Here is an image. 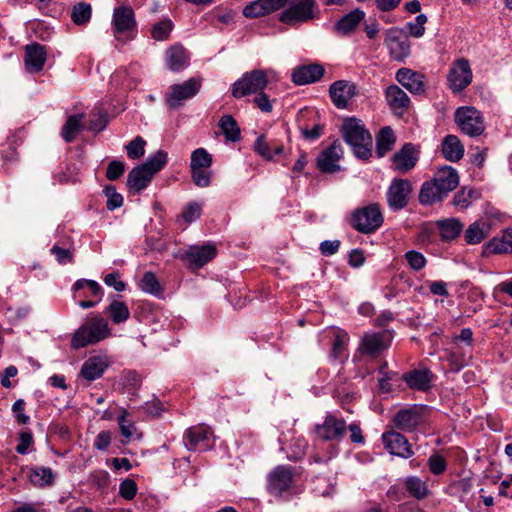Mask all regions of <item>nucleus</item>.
Segmentation results:
<instances>
[{
  "label": "nucleus",
  "mask_w": 512,
  "mask_h": 512,
  "mask_svg": "<svg viewBox=\"0 0 512 512\" xmlns=\"http://www.w3.org/2000/svg\"><path fill=\"white\" fill-rule=\"evenodd\" d=\"M272 70L255 69L246 72L232 85V96L242 98L250 94L264 91L269 79L274 76Z\"/></svg>",
  "instance_id": "obj_4"
},
{
  "label": "nucleus",
  "mask_w": 512,
  "mask_h": 512,
  "mask_svg": "<svg viewBox=\"0 0 512 512\" xmlns=\"http://www.w3.org/2000/svg\"><path fill=\"white\" fill-rule=\"evenodd\" d=\"M341 131L344 140L352 147L356 157L366 160L371 156L372 136L360 120L346 119L342 124Z\"/></svg>",
  "instance_id": "obj_1"
},
{
  "label": "nucleus",
  "mask_w": 512,
  "mask_h": 512,
  "mask_svg": "<svg viewBox=\"0 0 512 512\" xmlns=\"http://www.w3.org/2000/svg\"><path fill=\"white\" fill-rule=\"evenodd\" d=\"M342 155V145L339 141H335L330 147L322 151V153L318 156L317 167L323 173L336 172L340 169L338 162Z\"/></svg>",
  "instance_id": "obj_18"
},
{
  "label": "nucleus",
  "mask_w": 512,
  "mask_h": 512,
  "mask_svg": "<svg viewBox=\"0 0 512 512\" xmlns=\"http://www.w3.org/2000/svg\"><path fill=\"white\" fill-rule=\"evenodd\" d=\"M325 74L321 64L312 63L296 67L292 72V81L296 85H306L319 81Z\"/></svg>",
  "instance_id": "obj_22"
},
{
  "label": "nucleus",
  "mask_w": 512,
  "mask_h": 512,
  "mask_svg": "<svg viewBox=\"0 0 512 512\" xmlns=\"http://www.w3.org/2000/svg\"><path fill=\"white\" fill-rule=\"evenodd\" d=\"M104 194L107 197L106 207L108 210L113 211L123 204V197L121 194L116 192L115 187L106 186L104 188Z\"/></svg>",
  "instance_id": "obj_58"
},
{
  "label": "nucleus",
  "mask_w": 512,
  "mask_h": 512,
  "mask_svg": "<svg viewBox=\"0 0 512 512\" xmlns=\"http://www.w3.org/2000/svg\"><path fill=\"white\" fill-rule=\"evenodd\" d=\"M210 434L211 431L207 426L198 425L190 427L184 436L185 447L191 451L206 449L209 446Z\"/></svg>",
  "instance_id": "obj_23"
},
{
  "label": "nucleus",
  "mask_w": 512,
  "mask_h": 512,
  "mask_svg": "<svg viewBox=\"0 0 512 512\" xmlns=\"http://www.w3.org/2000/svg\"><path fill=\"white\" fill-rule=\"evenodd\" d=\"M418 151L411 143L405 144L400 151L392 157L393 168L399 173H407L413 169L418 161Z\"/></svg>",
  "instance_id": "obj_21"
},
{
  "label": "nucleus",
  "mask_w": 512,
  "mask_h": 512,
  "mask_svg": "<svg viewBox=\"0 0 512 512\" xmlns=\"http://www.w3.org/2000/svg\"><path fill=\"white\" fill-rule=\"evenodd\" d=\"M385 45L389 50L391 58L398 62H403L411 52V42L408 34L399 28L387 30L385 35Z\"/></svg>",
  "instance_id": "obj_9"
},
{
  "label": "nucleus",
  "mask_w": 512,
  "mask_h": 512,
  "mask_svg": "<svg viewBox=\"0 0 512 512\" xmlns=\"http://www.w3.org/2000/svg\"><path fill=\"white\" fill-rule=\"evenodd\" d=\"M212 155L204 148H197L191 154L190 168H210Z\"/></svg>",
  "instance_id": "obj_51"
},
{
  "label": "nucleus",
  "mask_w": 512,
  "mask_h": 512,
  "mask_svg": "<svg viewBox=\"0 0 512 512\" xmlns=\"http://www.w3.org/2000/svg\"><path fill=\"white\" fill-rule=\"evenodd\" d=\"M383 221L379 204L372 203L354 210L350 222L356 231L363 234H371L381 227Z\"/></svg>",
  "instance_id": "obj_5"
},
{
  "label": "nucleus",
  "mask_w": 512,
  "mask_h": 512,
  "mask_svg": "<svg viewBox=\"0 0 512 512\" xmlns=\"http://www.w3.org/2000/svg\"><path fill=\"white\" fill-rule=\"evenodd\" d=\"M490 231L491 224L488 220H476L465 230L464 240L468 245L479 244L489 236Z\"/></svg>",
  "instance_id": "obj_30"
},
{
  "label": "nucleus",
  "mask_w": 512,
  "mask_h": 512,
  "mask_svg": "<svg viewBox=\"0 0 512 512\" xmlns=\"http://www.w3.org/2000/svg\"><path fill=\"white\" fill-rule=\"evenodd\" d=\"M455 122L460 130L470 136L481 135L485 130L484 119L480 111L474 107H460L455 112Z\"/></svg>",
  "instance_id": "obj_6"
},
{
  "label": "nucleus",
  "mask_w": 512,
  "mask_h": 512,
  "mask_svg": "<svg viewBox=\"0 0 512 512\" xmlns=\"http://www.w3.org/2000/svg\"><path fill=\"white\" fill-rule=\"evenodd\" d=\"M167 161V152L158 150L156 153L149 156L146 162L142 164V166L153 176L165 167Z\"/></svg>",
  "instance_id": "obj_45"
},
{
  "label": "nucleus",
  "mask_w": 512,
  "mask_h": 512,
  "mask_svg": "<svg viewBox=\"0 0 512 512\" xmlns=\"http://www.w3.org/2000/svg\"><path fill=\"white\" fill-rule=\"evenodd\" d=\"M472 78L469 61L461 58L451 64L447 74V85L453 93H459L471 84Z\"/></svg>",
  "instance_id": "obj_8"
},
{
  "label": "nucleus",
  "mask_w": 512,
  "mask_h": 512,
  "mask_svg": "<svg viewBox=\"0 0 512 512\" xmlns=\"http://www.w3.org/2000/svg\"><path fill=\"white\" fill-rule=\"evenodd\" d=\"M111 331L107 320L94 316L83 323L73 334L71 346L74 349L96 344L110 335Z\"/></svg>",
  "instance_id": "obj_3"
},
{
  "label": "nucleus",
  "mask_w": 512,
  "mask_h": 512,
  "mask_svg": "<svg viewBox=\"0 0 512 512\" xmlns=\"http://www.w3.org/2000/svg\"><path fill=\"white\" fill-rule=\"evenodd\" d=\"M146 141L137 136L134 140L130 141L126 146L127 155L130 159H138L145 153Z\"/></svg>",
  "instance_id": "obj_55"
},
{
  "label": "nucleus",
  "mask_w": 512,
  "mask_h": 512,
  "mask_svg": "<svg viewBox=\"0 0 512 512\" xmlns=\"http://www.w3.org/2000/svg\"><path fill=\"white\" fill-rule=\"evenodd\" d=\"M84 288H88L89 294H83L84 297H95L98 301L101 300L103 291L101 286L94 280L80 279L77 280L73 285V290L75 292L80 291Z\"/></svg>",
  "instance_id": "obj_50"
},
{
  "label": "nucleus",
  "mask_w": 512,
  "mask_h": 512,
  "mask_svg": "<svg viewBox=\"0 0 512 512\" xmlns=\"http://www.w3.org/2000/svg\"><path fill=\"white\" fill-rule=\"evenodd\" d=\"M428 465L431 473L434 475H440L446 470V461L438 454H433L429 457Z\"/></svg>",
  "instance_id": "obj_61"
},
{
  "label": "nucleus",
  "mask_w": 512,
  "mask_h": 512,
  "mask_svg": "<svg viewBox=\"0 0 512 512\" xmlns=\"http://www.w3.org/2000/svg\"><path fill=\"white\" fill-rule=\"evenodd\" d=\"M219 127L227 141L236 142L240 140V128L231 115H223L219 121Z\"/></svg>",
  "instance_id": "obj_40"
},
{
  "label": "nucleus",
  "mask_w": 512,
  "mask_h": 512,
  "mask_svg": "<svg viewBox=\"0 0 512 512\" xmlns=\"http://www.w3.org/2000/svg\"><path fill=\"white\" fill-rule=\"evenodd\" d=\"M83 114L71 115L67 118L62 128V137L67 142H72L82 129Z\"/></svg>",
  "instance_id": "obj_39"
},
{
  "label": "nucleus",
  "mask_w": 512,
  "mask_h": 512,
  "mask_svg": "<svg viewBox=\"0 0 512 512\" xmlns=\"http://www.w3.org/2000/svg\"><path fill=\"white\" fill-rule=\"evenodd\" d=\"M172 30V21L168 18H165L152 25L151 37L156 41H165L169 38Z\"/></svg>",
  "instance_id": "obj_47"
},
{
  "label": "nucleus",
  "mask_w": 512,
  "mask_h": 512,
  "mask_svg": "<svg viewBox=\"0 0 512 512\" xmlns=\"http://www.w3.org/2000/svg\"><path fill=\"white\" fill-rule=\"evenodd\" d=\"M385 99L391 110L399 115L405 113L410 106L408 95L397 85H390L385 90Z\"/></svg>",
  "instance_id": "obj_27"
},
{
  "label": "nucleus",
  "mask_w": 512,
  "mask_h": 512,
  "mask_svg": "<svg viewBox=\"0 0 512 512\" xmlns=\"http://www.w3.org/2000/svg\"><path fill=\"white\" fill-rule=\"evenodd\" d=\"M92 14L91 5L85 2H79L72 8L71 19L77 25L87 23Z\"/></svg>",
  "instance_id": "obj_48"
},
{
  "label": "nucleus",
  "mask_w": 512,
  "mask_h": 512,
  "mask_svg": "<svg viewBox=\"0 0 512 512\" xmlns=\"http://www.w3.org/2000/svg\"><path fill=\"white\" fill-rule=\"evenodd\" d=\"M433 179L442 188V191L447 195L453 191L459 184V175L455 168L451 166H443L439 168Z\"/></svg>",
  "instance_id": "obj_31"
},
{
  "label": "nucleus",
  "mask_w": 512,
  "mask_h": 512,
  "mask_svg": "<svg viewBox=\"0 0 512 512\" xmlns=\"http://www.w3.org/2000/svg\"><path fill=\"white\" fill-rule=\"evenodd\" d=\"M315 434L325 441H340L346 434V422L333 414H327L323 423L315 426Z\"/></svg>",
  "instance_id": "obj_11"
},
{
  "label": "nucleus",
  "mask_w": 512,
  "mask_h": 512,
  "mask_svg": "<svg viewBox=\"0 0 512 512\" xmlns=\"http://www.w3.org/2000/svg\"><path fill=\"white\" fill-rule=\"evenodd\" d=\"M165 59L168 69L173 72L183 70L189 63V56L186 49L179 44H175L166 50Z\"/></svg>",
  "instance_id": "obj_29"
},
{
  "label": "nucleus",
  "mask_w": 512,
  "mask_h": 512,
  "mask_svg": "<svg viewBox=\"0 0 512 512\" xmlns=\"http://www.w3.org/2000/svg\"><path fill=\"white\" fill-rule=\"evenodd\" d=\"M483 255L512 254V228L505 229L500 236H495L483 246Z\"/></svg>",
  "instance_id": "obj_26"
},
{
  "label": "nucleus",
  "mask_w": 512,
  "mask_h": 512,
  "mask_svg": "<svg viewBox=\"0 0 512 512\" xmlns=\"http://www.w3.org/2000/svg\"><path fill=\"white\" fill-rule=\"evenodd\" d=\"M411 192L412 185L409 180L402 178L393 179L386 194L390 209L398 211L405 208Z\"/></svg>",
  "instance_id": "obj_12"
},
{
  "label": "nucleus",
  "mask_w": 512,
  "mask_h": 512,
  "mask_svg": "<svg viewBox=\"0 0 512 512\" xmlns=\"http://www.w3.org/2000/svg\"><path fill=\"white\" fill-rule=\"evenodd\" d=\"M330 334L332 338L331 356L333 358H338L345 350L349 341V336L346 331L339 328H333L330 331Z\"/></svg>",
  "instance_id": "obj_41"
},
{
  "label": "nucleus",
  "mask_w": 512,
  "mask_h": 512,
  "mask_svg": "<svg viewBox=\"0 0 512 512\" xmlns=\"http://www.w3.org/2000/svg\"><path fill=\"white\" fill-rule=\"evenodd\" d=\"M480 197L478 190L474 188L463 187L453 198V204L460 210L468 208L471 203Z\"/></svg>",
  "instance_id": "obj_42"
},
{
  "label": "nucleus",
  "mask_w": 512,
  "mask_h": 512,
  "mask_svg": "<svg viewBox=\"0 0 512 512\" xmlns=\"http://www.w3.org/2000/svg\"><path fill=\"white\" fill-rule=\"evenodd\" d=\"M202 81L200 78H190L183 83L174 84L169 87L166 94V103L169 108L177 109L186 100L193 98L200 91Z\"/></svg>",
  "instance_id": "obj_7"
},
{
  "label": "nucleus",
  "mask_w": 512,
  "mask_h": 512,
  "mask_svg": "<svg viewBox=\"0 0 512 512\" xmlns=\"http://www.w3.org/2000/svg\"><path fill=\"white\" fill-rule=\"evenodd\" d=\"M112 24L115 34H126L132 37L136 31L134 11L129 6H119L114 9Z\"/></svg>",
  "instance_id": "obj_15"
},
{
  "label": "nucleus",
  "mask_w": 512,
  "mask_h": 512,
  "mask_svg": "<svg viewBox=\"0 0 512 512\" xmlns=\"http://www.w3.org/2000/svg\"><path fill=\"white\" fill-rule=\"evenodd\" d=\"M437 224L440 236L444 241L455 239L463 230V224L456 218L441 220Z\"/></svg>",
  "instance_id": "obj_38"
},
{
  "label": "nucleus",
  "mask_w": 512,
  "mask_h": 512,
  "mask_svg": "<svg viewBox=\"0 0 512 512\" xmlns=\"http://www.w3.org/2000/svg\"><path fill=\"white\" fill-rule=\"evenodd\" d=\"M47 59L45 47L39 43H31L25 46L24 67L30 74L42 71Z\"/></svg>",
  "instance_id": "obj_17"
},
{
  "label": "nucleus",
  "mask_w": 512,
  "mask_h": 512,
  "mask_svg": "<svg viewBox=\"0 0 512 512\" xmlns=\"http://www.w3.org/2000/svg\"><path fill=\"white\" fill-rule=\"evenodd\" d=\"M254 148L259 155L267 160H271L273 159L274 155H278L283 152L282 145L271 147L270 144L266 142L264 136H260L256 139Z\"/></svg>",
  "instance_id": "obj_46"
},
{
  "label": "nucleus",
  "mask_w": 512,
  "mask_h": 512,
  "mask_svg": "<svg viewBox=\"0 0 512 512\" xmlns=\"http://www.w3.org/2000/svg\"><path fill=\"white\" fill-rule=\"evenodd\" d=\"M137 490V484L134 480L125 479L120 483L119 495L126 500H132L136 496Z\"/></svg>",
  "instance_id": "obj_60"
},
{
  "label": "nucleus",
  "mask_w": 512,
  "mask_h": 512,
  "mask_svg": "<svg viewBox=\"0 0 512 512\" xmlns=\"http://www.w3.org/2000/svg\"><path fill=\"white\" fill-rule=\"evenodd\" d=\"M28 478L36 487L51 486L55 480V474L49 467L34 466L29 469Z\"/></svg>",
  "instance_id": "obj_35"
},
{
  "label": "nucleus",
  "mask_w": 512,
  "mask_h": 512,
  "mask_svg": "<svg viewBox=\"0 0 512 512\" xmlns=\"http://www.w3.org/2000/svg\"><path fill=\"white\" fill-rule=\"evenodd\" d=\"M395 143V135L390 127H384L380 130L377 136V154L383 157L388 151L392 149Z\"/></svg>",
  "instance_id": "obj_43"
},
{
  "label": "nucleus",
  "mask_w": 512,
  "mask_h": 512,
  "mask_svg": "<svg viewBox=\"0 0 512 512\" xmlns=\"http://www.w3.org/2000/svg\"><path fill=\"white\" fill-rule=\"evenodd\" d=\"M407 491L417 499H422L427 495L425 483L418 477H409L405 481Z\"/></svg>",
  "instance_id": "obj_52"
},
{
  "label": "nucleus",
  "mask_w": 512,
  "mask_h": 512,
  "mask_svg": "<svg viewBox=\"0 0 512 512\" xmlns=\"http://www.w3.org/2000/svg\"><path fill=\"white\" fill-rule=\"evenodd\" d=\"M424 76L409 68H401L396 72V80L413 94L424 92Z\"/></svg>",
  "instance_id": "obj_28"
},
{
  "label": "nucleus",
  "mask_w": 512,
  "mask_h": 512,
  "mask_svg": "<svg viewBox=\"0 0 512 512\" xmlns=\"http://www.w3.org/2000/svg\"><path fill=\"white\" fill-rule=\"evenodd\" d=\"M365 13L360 9H355L343 16L335 25L337 32L347 35L351 33L359 23L364 19Z\"/></svg>",
  "instance_id": "obj_36"
},
{
  "label": "nucleus",
  "mask_w": 512,
  "mask_h": 512,
  "mask_svg": "<svg viewBox=\"0 0 512 512\" xmlns=\"http://www.w3.org/2000/svg\"><path fill=\"white\" fill-rule=\"evenodd\" d=\"M427 22V17L424 14H419L414 22H409L406 24V28L408 29V33L415 37L420 38L425 33V24Z\"/></svg>",
  "instance_id": "obj_57"
},
{
  "label": "nucleus",
  "mask_w": 512,
  "mask_h": 512,
  "mask_svg": "<svg viewBox=\"0 0 512 512\" xmlns=\"http://www.w3.org/2000/svg\"><path fill=\"white\" fill-rule=\"evenodd\" d=\"M149 173L142 165L133 168L127 177V186L130 190L140 192L145 189L152 179Z\"/></svg>",
  "instance_id": "obj_33"
},
{
  "label": "nucleus",
  "mask_w": 512,
  "mask_h": 512,
  "mask_svg": "<svg viewBox=\"0 0 512 512\" xmlns=\"http://www.w3.org/2000/svg\"><path fill=\"white\" fill-rule=\"evenodd\" d=\"M293 469L288 465H279L267 477V490L274 496L287 492L293 482Z\"/></svg>",
  "instance_id": "obj_10"
},
{
  "label": "nucleus",
  "mask_w": 512,
  "mask_h": 512,
  "mask_svg": "<svg viewBox=\"0 0 512 512\" xmlns=\"http://www.w3.org/2000/svg\"><path fill=\"white\" fill-rule=\"evenodd\" d=\"M193 183L201 188L208 187L211 183L212 171L210 168H190Z\"/></svg>",
  "instance_id": "obj_53"
},
{
  "label": "nucleus",
  "mask_w": 512,
  "mask_h": 512,
  "mask_svg": "<svg viewBox=\"0 0 512 512\" xmlns=\"http://www.w3.org/2000/svg\"><path fill=\"white\" fill-rule=\"evenodd\" d=\"M424 410L417 405L399 410L393 417L394 426L404 432L414 431L424 420Z\"/></svg>",
  "instance_id": "obj_13"
},
{
  "label": "nucleus",
  "mask_w": 512,
  "mask_h": 512,
  "mask_svg": "<svg viewBox=\"0 0 512 512\" xmlns=\"http://www.w3.org/2000/svg\"><path fill=\"white\" fill-rule=\"evenodd\" d=\"M382 440L387 451L395 456L408 459L414 453L405 436L396 431H388L382 435Z\"/></svg>",
  "instance_id": "obj_16"
},
{
  "label": "nucleus",
  "mask_w": 512,
  "mask_h": 512,
  "mask_svg": "<svg viewBox=\"0 0 512 512\" xmlns=\"http://www.w3.org/2000/svg\"><path fill=\"white\" fill-rule=\"evenodd\" d=\"M217 254L216 247L213 244H204L201 246H190L183 254L189 264L200 268L211 261Z\"/></svg>",
  "instance_id": "obj_20"
},
{
  "label": "nucleus",
  "mask_w": 512,
  "mask_h": 512,
  "mask_svg": "<svg viewBox=\"0 0 512 512\" xmlns=\"http://www.w3.org/2000/svg\"><path fill=\"white\" fill-rule=\"evenodd\" d=\"M253 102L264 113H270L273 110L272 102L264 91L257 93Z\"/></svg>",
  "instance_id": "obj_63"
},
{
  "label": "nucleus",
  "mask_w": 512,
  "mask_h": 512,
  "mask_svg": "<svg viewBox=\"0 0 512 512\" xmlns=\"http://www.w3.org/2000/svg\"><path fill=\"white\" fill-rule=\"evenodd\" d=\"M404 257H405L408 265L410 266V268L415 271H420L426 266L427 260H426L425 256L418 251H415V250L407 251L405 253Z\"/></svg>",
  "instance_id": "obj_56"
},
{
  "label": "nucleus",
  "mask_w": 512,
  "mask_h": 512,
  "mask_svg": "<svg viewBox=\"0 0 512 512\" xmlns=\"http://www.w3.org/2000/svg\"><path fill=\"white\" fill-rule=\"evenodd\" d=\"M284 0H254L243 8L246 18H259L278 11L283 7Z\"/></svg>",
  "instance_id": "obj_24"
},
{
  "label": "nucleus",
  "mask_w": 512,
  "mask_h": 512,
  "mask_svg": "<svg viewBox=\"0 0 512 512\" xmlns=\"http://www.w3.org/2000/svg\"><path fill=\"white\" fill-rule=\"evenodd\" d=\"M392 336L389 331L366 333L360 343L359 350L368 356H377L390 346Z\"/></svg>",
  "instance_id": "obj_14"
},
{
  "label": "nucleus",
  "mask_w": 512,
  "mask_h": 512,
  "mask_svg": "<svg viewBox=\"0 0 512 512\" xmlns=\"http://www.w3.org/2000/svg\"><path fill=\"white\" fill-rule=\"evenodd\" d=\"M104 283L107 286L113 287L117 292H122L126 288V284L120 280L118 272L109 273L104 277Z\"/></svg>",
  "instance_id": "obj_64"
},
{
  "label": "nucleus",
  "mask_w": 512,
  "mask_h": 512,
  "mask_svg": "<svg viewBox=\"0 0 512 512\" xmlns=\"http://www.w3.org/2000/svg\"><path fill=\"white\" fill-rule=\"evenodd\" d=\"M282 12L278 16L282 24L296 28L313 20L317 13L315 0H284Z\"/></svg>",
  "instance_id": "obj_2"
},
{
  "label": "nucleus",
  "mask_w": 512,
  "mask_h": 512,
  "mask_svg": "<svg viewBox=\"0 0 512 512\" xmlns=\"http://www.w3.org/2000/svg\"><path fill=\"white\" fill-rule=\"evenodd\" d=\"M202 206L196 202L188 203L181 214L187 223H192L201 216Z\"/></svg>",
  "instance_id": "obj_59"
},
{
  "label": "nucleus",
  "mask_w": 512,
  "mask_h": 512,
  "mask_svg": "<svg viewBox=\"0 0 512 512\" xmlns=\"http://www.w3.org/2000/svg\"><path fill=\"white\" fill-rule=\"evenodd\" d=\"M329 94L333 104L339 109H344L355 96L356 86L346 80H338L331 84Z\"/></svg>",
  "instance_id": "obj_19"
},
{
  "label": "nucleus",
  "mask_w": 512,
  "mask_h": 512,
  "mask_svg": "<svg viewBox=\"0 0 512 512\" xmlns=\"http://www.w3.org/2000/svg\"><path fill=\"white\" fill-rule=\"evenodd\" d=\"M402 379L410 389L427 391L431 388L434 374L427 368L413 369L404 373Z\"/></svg>",
  "instance_id": "obj_25"
},
{
  "label": "nucleus",
  "mask_w": 512,
  "mask_h": 512,
  "mask_svg": "<svg viewBox=\"0 0 512 512\" xmlns=\"http://www.w3.org/2000/svg\"><path fill=\"white\" fill-rule=\"evenodd\" d=\"M447 196L448 195L442 191V188L432 178L422 184L419 193V202L423 205H432L442 201Z\"/></svg>",
  "instance_id": "obj_32"
},
{
  "label": "nucleus",
  "mask_w": 512,
  "mask_h": 512,
  "mask_svg": "<svg viewBox=\"0 0 512 512\" xmlns=\"http://www.w3.org/2000/svg\"><path fill=\"white\" fill-rule=\"evenodd\" d=\"M139 287L145 293L158 296L162 293V288L156 276L152 272H146L139 282Z\"/></svg>",
  "instance_id": "obj_49"
},
{
  "label": "nucleus",
  "mask_w": 512,
  "mask_h": 512,
  "mask_svg": "<svg viewBox=\"0 0 512 512\" xmlns=\"http://www.w3.org/2000/svg\"><path fill=\"white\" fill-rule=\"evenodd\" d=\"M128 412L126 409L122 408L121 413L118 417V425L121 431V434L126 438L130 439L136 433L135 423L127 418Z\"/></svg>",
  "instance_id": "obj_54"
},
{
  "label": "nucleus",
  "mask_w": 512,
  "mask_h": 512,
  "mask_svg": "<svg viewBox=\"0 0 512 512\" xmlns=\"http://www.w3.org/2000/svg\"><path fill=\"white\" fill-rule=\"evenodd\" d=\"M107 368V363L99 358V357H93L86 360L82 366L81 369V375L89 380H95L97 378H100L104 371Z\"/></svg>",
  "instance_id": "obj_37"
},
{
  "label": "nucleus",
  "mask_w": 512,
  "mask_h": 512,
  "mask_svg": "<svg viewBox=\"0 0 512 512\" xmlns=\"http://www.w3.org/2000/svg\"><path fill=\"white\" fill-rule=\"evenodd\" d=\"M125 170L124 163L118 160H113L108 164L107 171H106V177L114 181L118 179Z\"/></svg>",
  "instance_id": "obj_62"
},
{
  "label": "nucleus",
  "mask_w": 512,
  "mask_h": 512,
  "mask_svg": "<svg viewBox=\"0 0 512 512\" xmlns=\"http://www.w3.org/2000/svg\"><path fill=\"white\" fill-rule=\"evenodd\" d=\"M442 154L448 161L457 162L464 155V146L455 135H447L442 141Z\"/></svg>",
  "instance_id": "obj_34"
},
{
  "label": "nucleus",
  "mask_w": 512,
  "mask_h": 512,
  "mask_svg": "<svg viewBox=\"0 0 512 512\" xmlns=\"http://www.w3.org/2000/svg\"><path fill=\"white\" fill-rule=\"evenodd\" d=\"M106 312L115 324L125 322L130 316V311L127 305L118 300H113L106 308Z\"/></svg>",
  "instance_id": "obj_44"
}]
</instances>
